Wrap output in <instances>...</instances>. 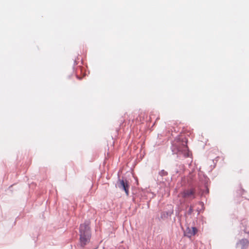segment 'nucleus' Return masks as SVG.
<instances>
[{"label": "nucleus", "mask_w": 249, "mask_h": 249, "mask_svg": "<svg viewBox=\"0 0 249 249\" xmlns=\"http://www.w3.org/2000/svg\"><path fill=\"white\" fill-rule=\"evenodd\" d=\"M196 189L190 188L184 190L179 194V195L185 199L192 200L196 198Z\"/></svg>", "instance_id": "nucleus-2"}, {"label": "nucleus", "mask_w": 249, "mask_h": 249, "mask_svg": "<svg viewBox=\"0 0 249 249\" xmlns=\"http://www.w3.org/2000/svg\"><path fill=\"white\" fill-rule=\"evenodd\" d=\"M119 184L120 185H119V187L123 189L126 195L128 196L129 188L128 181L126 179L119 180Z\"/></svg>", "instance_id": "nucleus-4"}, {"label": "nucleus", "mask_w": 249, "mask_h": 249, "mask_svg": "<svg viewBox=\"0 0 249 249\" xmlns=\"http://www.w3.org/2000/svg\"><path fill=\"white\" fill-rule=\"evenodd\" d=\"M240 245L241 246V249H246L248 246L249 241L247 239H242L240 242Z\"/></svg>", "instance_id": "nucleus-6"}, {"label": "nucleus", "mask_w": 249, "mask_h": 249, "mask_svg": "<svg viewBox=\"0 0 249 249\" xmlns=\"http://www.w3.org/2000/svg\"><path fill=\"white\" fill-rule=\"evenodd\" d=\"M190 211H192V207H191V208H190Z\"/></svg>", "instance_id": "nucleus-8"}, {"label": "nucleus", "mask_w": 249, "mask_h": 249, "mask_svg": "<svg viewBox=\"0 0 249 249\" xmlns=\"http://www.w3.org/2000/svg\"><path fill=\"white\" fill-rule=\"evenodd\" d=\"M178 147L177 148L178 152H181L185 156H189V150L186 142H182V143H179Z\"/></svg>", "instance_id": "nucleus-3"}, {"label": "nucleus", "mask_w": 249, "mask_h": 249, "mask_svg": "<svg viewBox=\"0 0 249 249\" xmlns=\"http://www.w3.org/2000/svg\"><path fill=\"white\" fill-rule=\"evenodd\" d=\"M163 172H164V175H166L167 174L166 172H165L164 171H163Z\"/></svg>", "instance_id": "nucleus-7"}, {"label": "nucleus", "mask_w": 249, "mask_h": 249, "mask_svg": "<svg viewBox=\"0 0 249 249\" xmlns=\"http://www.w3.org/2000/svg\"><path fill=\"white\" fill-rule=\"evenodd\" d=\"M197 232L196 227H187L184 231V235L189 238L195 235Z\"/></svg>", "instance_id": "nucleus-5"}, {"label": "nucleus", "mask_w": 249, "mask_h": 249, "mask_svg": "<svg viewBox=\"0 0 249 249\" xmlns=\"http://www.w3.org/2000/svg\"><path fill=\"white\" fill-rule=\"evenodd\" d=\"M80 243L84 246L89 242L91 236L90 231L89 225L81 224L80 226Z\"/></svg>", "instance_id": "nucleus-1"}]
</instances>
